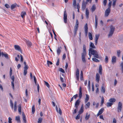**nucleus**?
Listing matches in <instances>:
<instances>
[{
    "mask_svg": "<svg viewBox=\"0 0 123 123\" xmlns=\"http://www.w3.org/2000/svg\"><path fill=\"white\" fill-rule=\"evenodd\" d=\"M91 54L93 55L94 57L97 58H99V56L97 51L93 49H89V55Z\"/></svg>",
    "mask_w": 123,
    "mask_h": 123,
    "instance_id": "nucleus-1",
    "label": "nucleus"
},
{
    "mask_svg": "<svg viewBox=\"0 0 123 123\" xmlns=\"http://www.w3.org/2000/svg\"><path fill=\"white\" fill-rule=\"evenodd\" d=\"M86 55V45L85 44H84L83 46V52L81 53V58L82 62L84 63L86 62L85 58Z\"/></svg>",
    "mask_w": 123,
    "mask_h": 123,
    "instance_id": "nucleus-2",
    "label": "nucleus"
},
{
    "mask_svg": "<svg viewBox=\"0 0 123 123\" xmlns=\"http://www.w3.org/2000/svg\"><path fill=\"white\" fill-rule=\"evenodd\" d=\"M110 31L108 35L109 37H111L114 31L115 28L112 25H111L110 27Z\"/></svg>",
    "mask_w": 123,
    "mask_h": 123,
    "instance_id": "nucleus-3",
    "label": "nucleus"
},
{
    "mask_svg": "<svg viewBox=\"0 0 123 123\" xmlns=\"http://www.w3.org/2000/svg\"><path fill=\"white\" fill-rule=\"evenodd\" d=\"M122 108V103L120 102H119L118 104V106L117 108V111L118 112H121Z\"/></svg>",
    "mask_w": 123,
    "mask_h": 123,
    "instance_id": "nucleus-4",
    "label": "nucleus"
},
{
    "mask_svg": "<svg viewBox=\"0 0 123 123\" xmlns=\"http://www.w3.org/2000/svg\"><path fill=\"white\" fill-rule=\"evenodd\" d=\"M110 9L109 8H108L106 10L105 12V17H107L108 16L110 12Z\"/></svg>",
    "mask_w": 123,
    "mask_h": 123,
    "instance_id": "nucleus-5",
    "label": "nucleus"
},
{
    "mask_svg": "<svg viewBox=\"0 0 123 123\" xmlns=\"http://www.w3.org/2000/svg\"><path fill=\"white\" fill-rule=\"evenodd\" d=\"M75 74L76 79L78 81L79 80V69L78 68H77V69Z\"/></svg>",
    "mask_w": 123,
    "mask_h": 123,
    "instance_id": "nucleus-6",
    "label": "nucleus"
},
{
    "mask_svg": "<svg viewBox=\"0 0 123 123\" xmlns=\"http://www.w3.org/2000/svg\"><path fill=\"white\" fill-rule=\"evenodd\" d=\"M87 3L86 2H85L84 0L83 1L82 6V10H84L85 9Z\"/></svg>",
    "mask_w": 123,
    "mask_h": 123,
    "instance_id": "nucleus-7",
    "label": "nucleus"
},
{
    "mask_svg": "<svg viewBox=\"0 0 123 123\" xmlns=\"http://www.w3.org/2000/svg\"><path fill=\"white\" fill-rule=\"evenodd\" d=\"M14 48L16 50H18L20 51L21 52H22L21 49L20 47L18 45H15L14 46Z\"/></svg>",
    "mask_w": 123,
    "mask_h": 123,
    "instance_id": "nucleus-8",
    "label": "nucleus"
},
{
    "mask_svg": "<svg viewBox=\"0 0 123 123\" xmlns=\"http://www.w3.org/2000/svg\"><path fill=\"white\" fill-rule=\"evenodd\" d=\"M80 101L78 99L75 102V104L74 107L76 109H78V106L79 105Z\"/></svg>",
    "mask_w": 123,
    "mask_h": 123,
    "instance_id": "nucleus-9",
    "label": "nucleus"
},
{
    "mask_svg": "<svg viewBox=\"0 0 123 123\" xmlns=\"http://www.w3.org/2000/svg\"><path fill=\"white\" fill-rule=\"evenodd\" d=\"M2 57L4 56L6 59H9L8 55L6 53H3L2 52Z\"/></svg>",
    "mask_w": 123,
    "mask_h": 123,
    "instance_id": "nucleus-10",
    "label": "nucleus"
},
{
    "mask_svg": "<svg viewBox=\"0 0 123 123\" xmlns=\"http://www.w3.org/2000/svg\"><path fill=\"white\" fill-rule=\"evenodd\" d=\"M67 13L66 12V11H65L64 14L63 19L64 22L65 23H67Z\"/></svg>",
    "mask_w": 123,
    "mask_h": 123,
    "instance_id": "nucleus-11",
    "label": "nucleus"
},
{
    "mask_svg": "<svg viewBox=\"0 0 123 123\" xmlns=\"http://www.w3.org/2000/svg\"><path fill=\"white\" fill-rule=\"evenodd\" d=\"M11 79L12 80V81L11 82L12 85V86L13 89H14V76H12L11 77Z\"/></svg>",
    "mask_w": 123,
    "mask_h": 123,
    "instance_id": "nucleus-12",
    "label": "nucleus"
},
{
    "mask_svg": "<svg viewBox=\"0 0 123 123\" xmlns=\"http://www.w3.org/2000/svg\"><path fill=\"white\" fill-rule=\"evenodd\" d=\"M85 30L86 35L87 36L88 32V28L87 26V24H86L85 26Z\"/></svg>",
    "mask_w": 123,
    "mask_h": 123,
    "instance_id": "nucleus-13",
    "label": "nucleus"
},
{
    "mask_svg": "<svg viewBox=\"0 0 123 123\" xmlns=\"http://www.w3.org/2000/svg\"><path fill=\"white\" fill-rule=\"evenodd\" d=\"M117 58L115 56H113L112 58L111 62L112 63L114 64L116 62Z\"/></svg>",
    "mask_w": 123,
    "mask_h": 123,
    "instance_id": "nucleus-14",
    "label": "nucleus"
},
{
    "mask_svg": "<svg viewBox=\"0 0 123 123\" xmlns=\"http://www.w3.org/2000/svg\"><path fill=\"white\" fill-rule=\"evenodd\" d=\"M104 110V109L103 108H102L101 109L99 110L97 115V116H98L99 115L101 114L103 112Z\"/></svg>",
    "mask_w": 123,
    "mask_h": 123,
    "instance_id": "nucleus-15",
    "label": "nucleus"
},
{
    "mask_svg": "<svg viewBox=\"0 0 123 123\" xmlns=\"http://www.w3.org/2000/svg\"><path fill=\"white\" fill-rule=\"evenodd\" d=\"M100 78V76L99 74L97 73L96 74V81L98 83L99 82Z\"/></svg>",
    "mask_w": 123,
    "mask_h": 123,
    "instance_id": "nucleus-16",
    "label": "nucleus"
},
{
    "mask_svg": "<svg viewBox=\"0 0 123 123\" xmlns=\"http://www.w3.org/2000/svg\"><path fill=\"white\" fill-rule=\"evenodd\" d=\"M17 7H18V5L16 3H15L11 5V9H13Z\"/></svg>",
    "mask_w": 123,
    "mask_h": 123,
    "instance_id": "nucleus-17",
    "label": "nucleus"
},
{
    "mask_svg": "<svg viewBox=\"0 0 123 123\" xmlns=\"http://www.w3.org/2000/svg\"><path fill=\"white\" fill-rule=\"evenodd\" d=\"M90 103L89 102H88L85 105V107L86 109L89 108L90 107Z\"/></svg>",
    "mask_w": 123,
    "mask_h": 123,
    "instance_id": "nucleus-18",
    "label": "nucleus"
},
{
    "mask_svg": "<svg viewBox=\"0 0 123 123\" xmlns=\"http://www.w3.org/2000/svg\"><path fill=\"white\" fill-rule=\"evenodd\" d=\"M82 96V93L81 87H80L79 89V97L80 99L81 98Z\"/></svg>",
    "mask_w": 123,
    "mask_h": 123,
    "instance_id": "nucleus-19",
    "label": "nucleus"
},
{
    "mask_svg": "<svg viewBox=\"0 0 123 123\" xmlns=\"http://www.w3.org/2000/svg\"><path fill=\"white\" fill-rule=\"evenodd\" d=\"M98 19L96 15L95 16V29H96L98 25Z\"/></svg>",
    "mask_w": 123,
    "mask_h": 123,
    "instance_id": "nucleus-20",
    "label": "nucleus"
},
{
    "mask_svg": "<svg viewBox=\"0 0 123 123\" xmlns=\"http://www.w3.org/2000/svg\"><path fill=\"white\" fill-rule=\"evenodd\" d=\"M90 49H95L96 48L95 46H94V44L92 42L90 43Z\"/></svg>",
    "mask_w": 123,
    "mask_h": 123,
    "instance_id": "nucleus-21",
    "label": "nucleus"
},
{
    "mask_svg": "<svg viewBox=\"0 0 123 123\" xmlns=\"http://www.w3.org/2000/svg\"><path fill=\"white\" fill-rule=\"evenodd\" d=\"M22 115L23 116V119L24 123H26V120L24 112H22Z\"/></svg>",
    "mask_w": 123,
    "mask_h": 123,
    "instance_id": "nucleus-22",
    "label": "nucleus"
},
{
    "mask_svg": "<svg viewBox=\"0 0 123 123\" xmlns=\"http://www.w3.org/2000/svg\"><path fill=\"white\" fill-rule=\"evenodd\" d=\"M89 99V96L87 94H86V98L85 99V102L86 103Z\"/></svg>",
    "mask_w": 123,
    "mask_h": 123,
    "instance_id": "nucleus-23",
    "label": "nucleus"
},
{
    "mask_svg": "<svg viewBox=\"0 0 123 123\" xmlns=\"http://www.w3.org/2000/svg\"><path fill=\"white\" fill-rule=\"evenodd\" d=\"M56 109L57 112L58 113H59L61 115L62 114V111L61 109L60 108H59V111H58V108L56 106Z\"/></svg>",
    "mask_w": 123,
    "mask_h": 123,
    "instance_id": "nucleus-24",
    "label": "nucleus"
},
{
    "mask_svg": "<svg viewBox=\"0 0 123 123\" xmlns=\"http://www.w3.org/2000/svg\"><path fill=\"white\" fill-rule=\"evenodd\" d=\"M26 42L29 47H31L32 46V43L29 40H26Z\"/></svg>",
    "mask_w": 123,
    "mask_h": 123,
    "instance_id": "nucleus-25",
    "label": "nucleus"
},
{
    "mask_svg": "<svg viewBox=\"0 0 123 123\" xmlns=\"http://www.w3.org/2000/svg\"><path fill=\"white\" fill-rule=\"evenodd\" d=\"M26 14L25 12L23 11L21 12V15L22 17L23 18H24L25 17V15Z\"/></svg>",
    "mask_w": 123,
    "mask_h": 123,
    "instance_id": "nucleus-26",
    "label": "nucleus"
},
{
    "mask_svg": "<svg viewBox=\"0 0 123 123\" xmlns=\"http://www.w3.org/2000/svg\"><path fill=\"white\" fill-rule=\"evenodd\" d=\"M89 10L87 9H86V18H89Z\"/></svg>",
    "mask_w": 123,
    "mask_h": 123,
    "instance_id": "nucleus-27",
    "label": "nucleus"
},
{
    "mask_svg": "<svg viewBox=\"0 0 123 123\" xmlns=\"http://www.w3.org/2000/svg\"><path fill=\"white\" fill-rule=\"evenodd\" d=\"M116 100V99L114 98H111L109 100V101L111 103H114L115 102Z\"/></svg>",
    "mask_w": 123,
    "mask_h": 123,
    "instance_id": "nucleus-28",
    "label": "nucleus"
},
{
    "mask_svg": "<svg viewBox=\"0 0 123 123\" xmlns=\"http://www.w3.org/2000/svg\"><path fill=\"white\" fill-rule=\"evenodd\" d=\"M61 48V47H59L58 48L57 50V54L58 55H59L61 53V50L60 49Z\"/></svg>",
    "mask_w": 123,
    "mask_h": 123,
    "instance_id": "nucleus-29",
    "label": "nucleus"
},
{
    "mask_svg": "<svg viewBox=\"0 0 123 123\" xmlns=\"http://www.w3.org/2000/svg\"><path fill=\"white\" fill-rule=\"evenodd\" d=\"M24 64L25 65L24 68V69H27L28 68V67L27 65H26V63L25 62H24Z\"/></svg>",
    "mask_w": 123,
    "mask_h": 123,
    "instance_id": "nucleus-30",
    "label": "nucleus"
},
{
    "mask_svg": "<svg viewBox=\"0 0 123 123\" xmlns=\"http://www.w3.org/2000/svg\"><path fill=\"white\" fill-rule=\"evenodd\" d=\"M16 120L18 122H20V117L19 116H18L16 117Z\"/></svg>",
    "mask_w": 123,
    "mask_h": 123,
    "instance_id": "nucleus-31",
    "label": "nucleus"
},
{
    "mask_svg": "<svg viewBox=\"0 0 123 123\" xmlns=\"http://www.w3.org/2000/svg\"><path fill=\"white\" fill-rule=\"evenodd\" d=\"M90 116V114H88V113H86V117H85L86 120H88Z\"/></svg>",
    "mask_w": 123,
    "mask_h": 123,
    "instance_id": "nucleus-32",
    "label": "nucleus"
},
{
    "mask_svg": "<svg viewBox=\"0 0 123 123\" xmlns=\"http://www.w3.org/2000/svg\"><path fill=\"white\" fill-rule=\"evenodd\" d=\"M18 111L19 114H21V106L20 104L18 106Z\"/></svg>",
    "mask_w": 123,
    "mask_h": 123,
    "instance_id": "nucleus-33",
    "label": "nucleus"
},
{
    "mask_svg": "<svg viewBox=\"0 0 123 123\" xmlns=\"http://www.w3.org/2000/svg\"><path fill=\"white\" fill-rule=\"evenodd\" d=\"M17 103L16 101H15L14 103V110L15 112L17 111Z\"/></svg>",
    "mask_w": 123,
    "mask_h": 123,
    "instance_id": "nucleus-34",
    "label": "nucleus"
},
{
    "mask_svg": "<svg viewBox=\"0 0 123 123\" xmlns=\"http://www.w3.org/2000/svg\"><path fill=\"white\" fill-rule=\"evenodd\" d=\"M88 36L89 37V39L91 40H92L93 39V38L92 37V34L90 33L89 32L88 33Z\"/></svg>",
    "mask_w": 123,
    "mask_h": 123,
    "instance_id": "nucleus-35",
    "label": "nucleus"
},
{
    "mask_svg": "<svg viewBox=\"0 0 123 123\" xmlns=\"http://www.w3.org/2000/svg\"><path fill=\"white\" fill-rule=\"evenodd\" d=\"M96 9V6L94 5H93L92 8H91V10L92 12H93Z\"/></svg>",
    "mask_w": 123,
    "mask_h": 123,
    "instance_id": "nucleus-36",
    "label": "nucleus"
},
{
    "mask_svg": "<svg viewBox=\"0 0 123 123\" xmlns=\"http://www.w3.org/2000/svg\"><path fill=\"white\" fill-rule=\"evenodd\" d=\"M101 92H102L103 93H104L105 92V89L103 86H102L101 87Z\"/></svg>",
    "mask_w": 123,
    "mask_h": 123,
    "instance_id": "nucleus-37",
    "label": "nucleus"
},
{
    "mask_svg": "<svg viewBox=\"0 0 123 123\" xmlns=\"http://www.w3.org/2000/svg\"><path fill=\"white\" fill-rule=\"evenodd\" d=\"M80 79L81 80H83V73L82 71H81L80 74Z\"/></svg>",
    "mask_w": 123,
    "mask_h": 123,
    "instance_id": "nucleus-38",
    "label": "nucleus"
},
{
    "mask_svg": "<svg viewBox=\"0 0 123 123\" xmlns=\"http://www.w3.org/2000/svg\"><path fill=\"white\" fill-rule=\"evenodd\" d=\"M35 111V106L33 105L32 107V114H34Z\"/></svg>",
    "mask_w": 123,
    "mask_h": 123,
    "instance_id": "nucleus-39",
    "label": "nucleus"
},
{
    "mask_svg": "<svg viewBox=\"0 0 123 123\" xmlns=\"http://www.w3.org/2000/svg\"><path fill=\"white\" fill-rule=\"evenodd\" d=\"M73 5L74 7L75 8L76 6V0H74Z\"/></svg>",
    "mask_w": 123,
    "mask_h": 123,
    "instance_id": "nucleus-40",
    "label": "nucleus"
},
{
    "mask_svg": "<svg viewBox=\"0 0 123 123\" xmlns=\"http://www.w3.org/2000/svg\"><path fill=\"white\" fill-rule=\"evenodd\" d=\"M120 66L121 68V70H122V73H123V62H121L120 64Z\"/></svg>",
    "mask_w": 123,
    "mask_h": 123,
    "instance_id": "nucleus-41",
    "label": "nucleus"
},
{
    "mask_svg": "<svg viewBox=\"0 0 123 123\" xmlns=\"http://www.w3.org/2000/svg\"><path fill=\"white\" fill-rule=\"evenodd\" d=\"M109 1H110L111 0H108ZM113 1L112 3V6L113 7H114L116 5V0H113Z\"/></svg>",
    "mask_w": 123,
    "mask_h": 123,
    "instance_id": "nucleus-42",
    "label": "nucleus"
},
{
    "mask_svg": "<svg viewBox=\"0 0 123 123\" xmlns=\"http://www.w3.org/2000/svg\"><path fill=\"white\" fill-rule=\"evenodd\" d=\"M92 60L94 62H99V61L97 59L94 58H92Z\"/></svg>",
    "mask_w": 123,
    "mask_h": 123,
    "instance_id": "nucleus-43",
    "label": "nucleus"
},
{
    "mask_svg": "<svg viewBox=\"0 0 123 123\" xmlns=\"http://www.w3.org/2000/svg\"><path fill=\"white\" fill-rule=\"evenodd\" d=\"M43 120V118L41 117L39 118L38 120V123H41L42 122Z\"/></svg>",
    "mask_w": 123,
    "mask_h": 123,
    "instance_id": "nucleus-44",
    "label": "nucleus"
},
{
    "mask_svg": "<svg viewBox=\"0 0 123 123\" xmlns=\"http://www.w3.org/2000/svg\"><path fill=\"white\" fill-rule=\"evenodd\" d=\"M113 105L112 103L110 102H108L107 103V107H109Z\"/></svg>",
    "mask_w": 123,
    "mask_h": 123,
    "instance_id": "nucleus-45",
    "label": "nucleus"
},
{
    "mask_svg": "<svg viewBox=\"0 0 123 123\" xmlns=\"http://www.w3.org/2000/svg\"><path fill=\"white\" fill-rule=\"evenodd\" d=\"M47 64L48 65V66L49 67V65H51L52 64V63L49 61H47Z\"/></svg>",
    "mask_w": 123,
    "mask_h": 123,
    "instance_id": "nucleus-46",
    "label": "nucleus"
},
{
    "mask_svg": "<svg viewBox=\"0 0 123 123\" xmlns=\"http://www.w3.org/2000/svg\"><path fill=\"white\" fill-rule=\"evenodd\" d=\"M104 102V98L103 97H102L101 98V106H102Z\"/></svg>",
    "mask_w": 123,
    "mask_h": 123,
    "instance_id": "nucleus-47",
    "label": "nucleus"
},
{
    "mask_svg": "<svg viewBox=\"0 0 123 123\" xmlns=\"http://www.w3.org/2000/svg\"><path fill=\"white\" fill-rule=\"evenodd\" d=\"M59 70L60 72L63 73H64L65 72L64 70L62 68H59Z\"/></svg>",
    "mask_w": 123,
    "mask_h": 123,
    "instance_id": "nucleus-48",
    "label": "nucleus"
},
{
    "mask_svg": "<svg viewBox=\"0 0 123 123\" xmlns=\"http://www.w3.org/2000/svg\"><path fill=\"white\" fill-rule=\"evenodd\" d=\"M83 111V109L80 108V110L79 111V114H80L82 113Z\"/></svg>",
    "mask_w": 123,
    "mask_h": 123,
    "instance_id": "nucleus-49",
    "label": "nucleus"
},
{
    "mask_svg": "<svg viewBox=\"0 0 123 123\" xmlns=\"http://www.w3.org/2000/svg\"><path fill=\"white\" fill-rule=\"evenodd\" d=\"M45 82V85L48 88H49L50 87L49 86V83L46 82L44 81Z\"/></svg>",
    "mask_w": 123,
    "mask_h": 123,
    "instance_id": "nucleus-50",
    "label": "nucleus"
},
{
    "mask_svg": "<svg viewBox=\"0 0 123 123\" xmlns=\"http://www.w3.org/2000/svg\"><path fill=\"white\" fill-rule=\"evenodd\" d=\"M117 55L118 57H119L120 55V54L121 53V51L120 50H118L117 51Z\"/></svg>",
    "mask_w": 123,
    "mask_h": 123,
    "instance_id": "nucleus-51",
    "label": "nucleus"
},
{
    "mask_svg": "<svg viewBox=\"0 0 123 123\" xmlns=\"http://www.w3.org/2000/svg\"><path fill=\"white\" fill-rule=\"evenodd\" d=\"M108 57L107 56H105V63H107L108 62Z\"/></svg>",
    "mask_w": 123,
    "mask_h": 123,
    "instance_id": "nucleus-52",
    "label": "nucleus"
},
{
    "mask_svg": "<svg viewBox=\"0 0 123 123\" xmlns=\"http://www.w3.org/2000/svg\"><path fill=\"white\" fill-rule=\"evenodd\" d=\"M110 1V2H109L108 4L109 7L108 8H109L110 9V8L111 6V4L112 3V2Z\"/></svg>",
    "mask_w": 123,
    "mask_h": 123,
    "instance_id": "nucleus-53",
    "label": "nucleus"
},
{
    "mask_svg": "<svg viewBox=\"0 0 123 123\" xmlns=\"http://www.w3.org/2000/svg\"><path fill=\"white\" fill-rule=\"evenodd\" d=\"M99 36V35L96 34L95 35V40H98Z\"/></svg>",
    "mask_w": 123,
    "mask_h": 123,
    "instance_id": "nucleus-54",
    "label": "nucleus"
},
{
    "mask_svg": "<svg viewBox=\"0 0 123 123\" xmlns=\"http://www.w3.org/2000/svg\"><path fill=\"white\" fill-rule=\"evenodd\" d=\"M27 69H24V75L25 76L26 75L27 73Z\"/></svg>",
    "mask_w": 123,
    "mask_h": 123,
    "instance_id": "nucleus-55",
    "label": "nucleus"
},
{
    "mask_svg": "<svg viewBox=\"0 0 123 123\" xmlns=\"http://www.w3.org/2000/svg\"><path fill=\"white\" fill-rule=\"evenodd\" d=\"M80 114H78L77 116L76 117L75 119L76 120H78L80 119Z\"/></svg>",
    "mask_w": 123,
    "mask_h": 123,
    "instance_id": "nucleus-56",
    "label": "nucleus"
},
{
    "mask_svg": "<svg viewBox=\"0 0 123 123\" xmlns=\"http://www.w3.org/2000/svg\"><path fill=\"white\" fill-rule=\"evenodd\" d=\"M107 2V0H104L103 2V4L104 6H105L106 5Z\"/></svg>",
    "mask_w": 123,
    "mask_h": 123,
    "instance_id": "nucleus-57",
    "label": "nucleus"
},
{
    "mask_svg": "<svg viewBox=\"0 0 123 123\" xmlns=\"http://www.w3.org/2000/svg\"><path fill=\"white\" fill-rule=\"evenodd\" d=\"M12 69L11 68H10V76H11L12 74Z\"/></svg>",
    "mask_w": 123,
    "mask_h": 123,
    "instance_id": "nucleus-58",
    "label": "nucleus"
},
{
    "mask_svg": "<svg viewBox=\"0 0 123 123\" xmlns=\"http://www.w3.org/2000/svg\"><path fill=\"white\" fill-rule=\"evenodd\" d=\"M33 77H34V80L35 83V84L36 85L37 84V80H36V78L34 76H33Z\"/></svg>",
    "mask_w": 123,
    "mask_h": 123,
    "instance_id": "nucleus-59",
    "label": "nucleus"
},
{
    "mask_svg": "<svg viewBox=\"0 0 123 123\" xmlns=\"http://www.w3.org/2000/svg\"><path fill=\"white\" fill-rule=\"evenodd\" d=\"M12 118L10 117H9L8 118V122L9 123H12Z\"/></svg>",
    "mask_w": 123,
    "mask_h": 123,
    "instance_id": "nucleus-60",
    "label": "nucleus"
},
{
    "mask_svg": "<svg viewBox=\"0 0 123 123\" xmlns=\"http://www.w3.org/2000/svg\"><path fill=\"white\" fill-rule=\"evenodd\" d=\"M20 57L21 58L20 61L21 62H22L23 61V58L22 55H20Z\"/></svg>",
    "mask_w": 123,
    "mask_h": 123,
    "instance_id": "nucleus-61",
    "label": "nucleus"
},
{
    "mask_svg": "<svg viewBox=\"0 0 123 123\" xmlns=\"http://www.w3.org/2000/svg\"><path fill=\"white\" fill-rule=\"evenodd\" d=\"M77 109H76H76L74 110V111L73 112V114H75L77 112L76 110Z\"/></svg>",
    "mask_w": 123,
    "mask_h": 123,
    "instance_id": "nucleus-62",
    "label": "nucleus"
},
{
    "mask_svg": "<svg viewBox=\"0 0 123 123\" xmlns=\"http://www.w3.org/2000/svg\"><path fill=\"white\" fill-rule=\"evenodd\" d=\"M117 83V81L116 79H115L114 80V86H115L116 85Z\"/></svg>",
    "mask_w": 123,
    "mask_h": 123,
    "instance_id": "nucleus-63",
    "label": "nucleus"
},
{
    "mask_svg": "<svg viewBox=\"0 0 123 123\" xmlns=\"http://www.w3.org/2000/svg\"><path fill=\"white\" fill-rule=\"evenodd\" d=\"M117 120L115 118H114L113 119V120L112 123H116Z\"/></svg>",
    "mask_w": 123,
    "mask_h": 123,
    "instance_id": "nucleus-64",
    "label": "nucleus"
}]
</instances>
